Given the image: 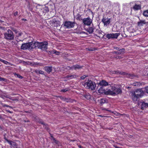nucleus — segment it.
<instances>
[{"label":"nucleus","mask_w":148,"mask_h":148,"mask_svg":"<svg viewBox=\"0 0 148 148\" xmlns=\"http://www.w3.org/2000/svg\"><path fill=\"white\" fill-rule=\"evenodd\" d=\"M6 107H9V108H12V107H11L9 105H7Z\"/></svg>","instance_id":"nucleus-56"},{"label":"nucleus","mask_w":148,"mask_h":148,"mask_svg":"<svg viewBox=\"0 0 148 148\" xmlns=\"http://www.w3.org/2000/svg\"><path fill=\"white\" fill-rule=\"evenodd\" d=\"M146 23L145 21L141 20L138 22V25L139 26H142Z\"/></svg>","instance_id":"nucleus-22"},{"label":"nucleus","mask_w":148,"mask_h":148,"mask_svg":"<svg viewBox=\"0 0 148 148\" xmlns=\"http://www.w3.org/2000/svg\"><path fill=\"white\" fill-rule=\"evenodd\" d=\"M34 43L32 42L27 43L23 44L21 46V48L23 50L27 49L31 50L34 48Z\"/></svg>","instance_id":"nucleus-4"},{"label":"nucleus","mask_w":148,"mask_h":148,"mask_svg":"<svg viewBox=\"0 0 148 148\" xmlns=\"http://www.w3.org/2000/svg\"><path fill=\"white\" fill-rule=\"evenodd\" d=\"M92 20L90 17L84 18L82 19V22L84 25L90 26L92 23Z\"/></svg>","instance_id":"nucleus-8"},{"label":"nucleus","mask_w":148,"mask_h":148,"mask_svg":"<svg viewBox=\"0 0 148 148\" xmlns=\"http://www.w3.org/2000/svg\"><path fill=\"white\" fill-rule=\"evenodd\" d=\"M82 66H81L78 64H76L74 65L71 67L68 66V67L70 69H74L75 70H76L77 69H81L82 68Z\"/></svg>","instance_id":"nucleus-13"},{"label":"nucleus","mask_w":148,"mask_h":148,"mask_svg":"<svg viewBox=\"0 0 148 148\" xmlns=\"http://www.w3.org/2000/svg\"><path fill=\"white\" fill-rule=\"evenodd\" d=\"M145 90L146 92L148 93V86L146 87Z\"/></svg>","instance_id":"nucleus-45"},{"label":"nucleus","mask_w":148,"mask_h":148,"mask_svg":"<svg viewBox=\"0 0 148 148\" xmlns=\"http://www.w3.org/2000/svg\"><path fill=\"white\" fill-rule=\"evenodd\" d=\"M12 101H18V99L16 97H12L11 100Z\"/></svg>","instance_id":"nucleus-34"},{"label":"nucleus","mask_w":148,"mask_h":148,"mask_svg":"<svg viewBox=\"0 0 148 148\" xmlns=\"http://www.w3.org/2000/svg\"><path fill=\"white\" fill-rule=\"evenodd\" d=\"M132 98L133 101H137L138 99L140 98L137 95L136 96V95H135L134 93L132 95Z\"/></svg>","instance_id":"nucleus-19"},{"label":"nucleus","mask_w":148,"mask_h":148,"mask_svg":"<svg viewBox=\"0 0 148 148\" xmlns=\"http://www.w3.org/2000/svg\"><path fill=\"white\" fill-rule=\"evenodd\" d=\"M86 77V76L85 75H83L81 77V79H84Z\"/></svg>","instance_id":"nucleus-44"},{"label":"nucleus","mask_w":148,"mask_h":148,"mask_svg":"<svg viewBox=\"0 0 148 148\" xmlns=\"http://www.w3.org/2000/svg\"><path fill=\"white\" fill-rule=\"evenodd\" d=\"M99 116H101V117H102V116L101 115H99Z\"/></svg>","instance_id":"nucleus-64"},{"label":"nucleus","mask_w":148,"mask_h":148,"mask_svg":"<svg viewBox=\"0 0 148 148\" xmlns=\"http://www.w3.org/2000/svg\"><path fill=\"white\" fill-rule=\"evenodd\" d=\"M113 113L115 115L117 116H121L123 115V114L118 112L116 111L113 112Z\"/></svg>","instance_id":"nucleus-29"},{"label":"nucleus","mask_w":148,"mask_h":148,"mask_svg":"<svg viewBox=\"0 0 148 148\" xmlns=\"http://www.w3.org/2000/svg\"><path fill=\"white\" fill-rule=\"evenodd\" d=\"M143 14L146 17H148V10L144 11L143 13Z\"/></svg>","instance_id":"nucleus-25"},{"label":"nucleus","mask_w":148,"mask_h":148,"mask_svg":"<svg viewBox=\"0 0 148 148\" xmlns=\"http://www.w3.org/2000/svg\"><path fill=\"white\" fill-rule=\"evenodd\" d=\"M134 93L136 95V96L137 95L139 97H140L143 95V92L142 90L137 89L136 90Z\"/></svg>","instance_id":"nucleus-10"},{"label":"nucleus","mask_w":148,"mask_h":148,"mask_svg":"<svg viewBox=\"0 0 148 148\" xmlns=\"http://www.w3.org/2000/svg\"><path fill=\"white\" fill-rule=\"evenodd\" d=\"M114 72H115V73H116V74H121V72H120L119 71H114Z\"/></svg>","instance_id":"nucleus-41"},{"label":"nucleus","mask_w":148,"mask_h":148,"mask_svg":"<svg viewBox=\"0 0 148 148\" xmlns=\"http://www.w3.org/2000/svg\"><path fill=\"white\" fill-rule=\"evenodd\" d=\"M4 139L6 140V141L8 143H9L10 142H11V140H9L8 139L5 137H4Z\"/></svg>","instance_id":"nucleus-35"},{"label":"nucleus","mask_w":148,"mask_h":148,"mask_svg":"<svg viewBox=\"0 0 148 148\" xmlns=\"http://www.w3.org/2000/svg\"><path fill=\"white\" fill-rule=\"evenodd\" d=\"M114 147H115V148H121L120 147H117V146H114Z\"/></svg>","instance_id":"nucleus-57"},{"label":"nucleus","mask_w":148,"mask_h":148,"mask_svg":"<svg viewBox=\"0 0 148 148\" xmlns=\"http://www.w3.org/2000/svg\"><path fill=\"white\" fill-rule=\"evenodd\" d=\"M7 79L1 77L0 76V81H5L6 82Z\"/></svg>","instance_id":"nucleus-33"},{"label":"nucleus","mask_w":148,"mask_h":148,"mask_svg":"<svg viewBox=\"0 0 148 148\" xmlns=\"http://www.w3.org/2000/svg\"><path fill=\"white\" fill-rule=\"evenodd\" d=\"M121 74L123 75H127L129 77H131L132 76V75L130 74H128L125 72H121Z\"/></svg>","instance_id":"nucleus-27"},{"label":"nucleus","mask_w":148,"mask_h":148,"mask_svg":"<svg viewBox=\"0 0 148 148\" xmlns=\"http://www.w3.org/2000/svg\"><path fill=\"white\" fill-rule=\"evenodd\" d=\"M4 38L7 40H12L14 38V35L13 32L9 29L4 34Z\"/></svg>","instance_id":"nucleus-6"},{"label":"nucleus","mask_w":148,"mask_h":148,"mask_svg":"<svg viewBox=\"0 0 148 148\" xmlns=\"http://www.w3.org/2000/svg\"><path fill=\"white\" fill-rule=\"evenodd\" d=\"M147 107H148V103H145L144 102L142 103L141 105V109L142 110H144Z\"/></svg>","instance_id":"nucleus-17"},{"label":"nucleus","mask_w":148,"mask_h":148,"mask_svg":"<svg viewBox=\"0 0 148 148\" xmlns=\"http://www.w3.org/2000/svg\"><path fill=\"white\" fill-rule=\"evenodd\" d=\"M88 50L90 51H93V50L92 48H88Z\"/></svg>","instance_id":"nucleus-50"},{"label":"nucleus","mask_w":148,"mask_h":148,"mask_svg":"<svg viewBox=\"0 0 148 148\" xmlns=\"http://www.w3.org/2000/svg\"><path fill=\"white\" fill-rule=\"evenodd\" d=\"M122 86L121 85H115L114 86H112L111 89L115 93V95L121 94L122 92Z\"/></svg>","instance_id":"nucleus-5"},{"label":"nucleus","mask_w":148,"mask_h":148,"mask_svg":"<svg viewBox=\"0 0 148 148\" xmlns=\"http://www.w3.org/2000/svg\"><path fill=\"white\" fill-rule=\"evenodd\" d=\"M49 11V10L48 7H45L43 8V12L44 13H46L48 12Z\"/></svg>","instance_id":"nucleus-23"},{"label":"nucleus","mask_w":148,"mask_h":148,"mask_svg":"<svg viewBox=\"0 0 148 148\" xmlns=\"http://www.w3.org/2000/svg\"><path fill=\"white\" fill-rule=\"evenodd\" d=\"M120 33L108 34L106 35V37L109 39L111 38H117L120 35Z\"/></svg>","instance_id":"nucleus-9"},{"label":"nucleus","mask_w":148,"mask_h":148,"mask_svg":"<svg viewBox=\"0 0 148 148\" xmlns=\"http://www.w3.org/2000/svg\"><path fill=\"white\" fill-rule=\"evenodd\" d=\"M114 49H116L117 50H118V51H119V48L117 47H114Z\"/></svg>","instance_id":"nucleus-51"},{"label":"nucleus","mask_w":148,"mask_h":148,"mask_svg":"<svg viewBox=\"0 0 148 148\" xmlns=\"http://www.w3.org/2000/svg\"><path fill=\"white\" fill-rule=\"evenodd\" d=\"M22 20H24V21H26V20L25 19V18H23L22 19Z\"/></svg>","instance_id":"nucleus-60"},{"label":"nucleus","mask_w":148,"mask_h":148,"mask_svg":"<svg viewBox=\"0 0 148 148\" xmlns=\"http://www.w3.org/2000/svg\"><path fill=\"white\" fill-rule=\"evenodd\" d=\"M106 101L105 99H101V100L100 103L101 104H102L104 103H106Z\"/></svg>","instance_id":"nucleus-30"},{"label":"nucleus","mask_w":148,"mask_h":148,"mask_svg":"<svg viewBox=\"0 0 148 148\" xmlns=\"http://www.w3.org/2000/svg\"><path fill=\"white\" fill-rule=\"evenodd\" d=\"M78 77V75L74 74L71 75H68L66 77L70 79H72L73 78H75Z\"/></svg>","instance_id":"nucleus-21"},{"label":"nucleus","mask_w":148,"mask_h":148,"mask_svg":"<svg viewBox=\"0 0 148 148\" xmlns=\"http://www.w3.org/2000/svg\"><path fill=\"white\" fill-rule=\"evenodd\" d=\"M102 22L103 23L104 25L107 26L110 23V19H108V18L106 19L105 17H103L102 20Z\"/></svg>","instance_id":"nucleus-11"},{"label":"nucleus","mask_w":148,"mask_h":148,"mask_svg":"<svg viewBox=\"0 0 148 148\" xmlns=\"http://www.w3.org/2000/svg\"><path fill=\"white\" fill-rule=\"evenodd\" d=\"M108 111L109 112H110L112 113H113V111H112L110 110H108Z\"/></svg>","instance_id":"nucleus-54"},{"label":"nucleus","mask_w":148,"mask_h":148,"mask_svg":"<svg viewBox=\"0 0 148 148\" xmlns=\"http://www.w3.org/2000/svg\"><path fill=\"white\" fill-rule=\"evenodd\" d=\"M53 142L55 143L56 144H58L59 143V141L56 140L55 138H53Z\"/></svg>","instance_id":"nucleus-32"},{"label":"nucleus","mask_w":148,"mask_h":148,"mask_svg":"<svg viewBox=\"0 0 148 148\" xmlns=\"http://www.w3.org/2000/svg\"><path fill=\"white\" fill-rule=\"evenodd\" d=\"M45 70L48 73H50L52 70V67L51 66H45Z\"/></svg>","instance_id":"nucleus-16"},{"label":"nucleus","mask_w":148,"mask_h":148,"mask_svg":"<svg viewBox=\"0 0 148 148\" xmlns=\"http://www.w3.org/2000/svg\"><path fill=\"white\" fill-rule=\"evenodd\" d=\"M69 88H66L65 89H62L61 90V91L63 92H65L69 91Z\"/></svg>","instance_id":"nucleus-31"},{"label":"nucleus","mask_w":148,"mask_h":148,"mask_svg":"<svg viewBox=\"0 0 148 148\" xmlns=\"http://www.w3.org/2000/svg\"><path fill=\"white\" fill-rule=\"evenodd\" d=\"M18 12L17 11H16L14 13V16H16L18 15Z\"/></svg>","instance_id":"nucleus-42"},{"label":"nucleus","mask_w":148,"mask_h":148,"mask_svg":"<svg viewBox=\"0 0 148 148\" xmlns=\"http://www.w3.org/2000/svg\"><path fill=\"white\" fill-rule=\"evenodd\" d=\"M14 75L15 76H16L17 77H18L21 79H22L23 78V77L21 75H19L18 74H17L16 73H15L14 74Z\"/></svg>","instance_id":"nucleus-28"},{"label":"nucleus","mask_w":148,"mask_h":148,"mask_svg":"<svg viewBox=\"0 0 148 148\" xmlns=\"http://www.w3.org/2000/svg\"><path fill=\"white\" fill-rule=\"evenodd\" d=\"M9 113H13V112H12V111H10L9 112Z\"/></svg>","instance_id":"nucleus-61"},{"label":"nucleus","mask_w":148,"mask_h":148,"mask_svg":"<svg viewBox=\"0 0 148 148\" xmlns=\"http://www.w3.org/2000/svg\"><path fill=\"white\" fill-rule=\"evenodd\" d=\"M12 97L10 96H9L8 97H7V98L10 99L11 100V99H12Z\"/></svg>","instance_id":"nucleus-53"},{"label":"nucleus","mask_w":148,"mask_h":148,"mask_svg":"<svg viewBox=\"0 0 148 148\" xmlns=\"http://www.w3.org/2000/svg\"><path fill=\"white\" fill-rule=\"evenodd\" d=\"M12 30L14 31V32L16 33H17L18 32V31H17V30L16 29H15L14 28H12Z\"/></svg>","instance_id":"nucleus-37"},{"label":"nucleus","mask_w":148,"mask_h":148,"mask_svg":"<svg viewBox=\"0 0 148 148\" xmlns=\"http://www.w3.org/2000/svg\"><path fill=\"white\" fill-rule=\"evenodd\" d=\"M24 122H30V121L29 120H28L27 121L25 120L24 121Z\"/></svg>","instance_id":"nucleus-55"},{"label":"nucleus","mask_w":148,"mask_h":148,"mask_svg":"<svg viewBox=\"0 0 148 148\" xmlns=\"http://www.w3.org/2000/svg\"><path fill=\"white\" fill-rule=\"evenodd\" d=\"M9 144L10 145L11 148H17V144L16 143L11 141Z\"/></svg>","instance_id":"nucleus-14"},{"label":"nucleus","mask_w":148,"mask_h":148,"mask_svg":"<svg viewBox=\"0 0 148 148\" xmlns=\"http://www.w3.org/2000/svg\"><path fill=\"white\" fill-rule=\"evenodd\" d=\"M34 48L37 47L38 49L42 51H45L47 49L48 43L47 41H44L40 42H34Z\"/></svg>","instance_id":"nucleus-2"},{"label":"nucleus","mask_w":148,"mask_h":148,"mask_svg":"<svg viewBox=\"0 0 148 148\" xmlns=\"http://www.w3.org/2000/svg\"><path fill=\"white\" fill-rule=\"evenodd\" d=\"M2 118H3L2 116L0 115V119H2Z\"/></svg>","instance_id":"nucleus-59"},{"label":"nucleus","mask_w":148,"mask_h":148,"mask_svg":"<svg viewBox=\"0 0 148 148\" xmlns=\"http://www.w3.org/2000/svg\"><path fill=\"white\" fill-rule=\"evenodd\" d=\"M81 16L80 14H78L77 17L76 19L77 20H80V18Z\"/></svg>","instance_id":"nucleus-39"},{"label":"nucleus","mask_w":148,"mask_h":148,"mask_svg":"<svg viewBox=\"0 0 148 148\" xmlns=\"http://www.w3.org/2000/svg\"><path fill=\"white\" fill-rule=\"evenodd\" d=\"M97 89H98V93L103 95L115 96V93L112 90H106L107 86L110 84L106 81L102 80L99 82L97 83Z\"/></svg>","instance_id":"nucleus-1"},{"label":"nucleus","mask_w":148,"mask_h":148,"mask_svg":"<svg viewBox=\"0 0 148 148\" xmlns=\"http://www.w3.org/2000/svg\"><path fill=\"white\" fill-rule=\"evenodd\" d=\"M49 134H50V136L53 139V138H54L53 137V135L52 134H51V133H49Z\"/></svg>","instance_id":"nucleus-47"},{"label":"nucleus","mask_w":148,"mask_h":148,"mask_svg":"<svg viewBox=\"0 0 148 148\" xmlns=\"http://www.w3.org/2000/svg\"><path fill=\"white\" fill-rule=\"evenodd\" d=\"M76 24L74 22H71L70 21H65L64 24V26L66 28L70 29L73 28Z\"/></svg>","instance_id":"nucleus-7"},{"label":"nucleus","mask_w":148,"mask_h":148,"mask_svg":"<svg viewBox=\"0 0 148 148\" xmlns=\"http://www.w3.org/2000/svg\"><path fill=\"white\" fill-rule=\"evenodd\" d=\"M116 58L117 59H120L122 58V57L121 56H116V57L115 58Z\"/></svg>","instance_id":"nucleus-40"},{"label":"nucleus","mask_w":148,"mask_h":148,"mask_svg":"<svg viewBox=\"0 0 148 148\" xmlns=\"http://www.w3.org/2000/svg\"><path fill=\"white\" fill-rule=\"evenodd\" d=\"M84 97L88 100H89L90 99V96L88 93H86L84 95Z\"/></svg>","instance_id":"nucleus-24"},{"label":"nucleus","mask_w":148,"mask_h":148,"mask_svg":"<svg viewBox=\"0 0 148 148\" xmlns=\"http://www.w3.org/2000/svg\"><path fill=\"white\" fill-rule=\"evenodd\" d=\"M6 106H7V105H6V104H2V106L3 107H6Z\"/></svg>","instance_id":"nucleus-52"},{"label":"nucleus","mask_w":148,"mask_h":148,"mask_svg":"<svg viewBox=\"0 0 148 148\" xmlns=\"http://www.w3.org/2000/svg\"><path fill=\"white\" fill-rule=\"evenodd\" d=\"M125 51V49L124 48H123L121 49H119V51H121V52H124Z\"/></svg>","instance_id":"nucleus-36"},{"label":"nucleus","mask_w":148,"mask_h":148,"mask_svg":"<svg viewBox=\"0 0 148 148\" xmlns=\"http://www.w3.org/2000/svg\"><path fill=\"white\" fill-rule=\"evenodd\" d=\"M77 145H78V147L79 148H84V147H82V146L80 145H78V144H77Z\"/></svg>","instance_id":"nucleus-48"},{"label":"nucleus","mask_w":148,"mask_h":148,"mask_svg":"<svg viewBox=\"0 0 148 148\" xmlns=\"http://www.w3.org/2000/svg\"><path fill=\"white\" fill-rule=\"evenodd\" d=\"M21 33H19V36H21Z\"/></svg>","instance_id":"nucleus-62"},{"label":"nucleus","mask_w":148,"mask_h":148,"mask_svg":"<svg viewBox=\"0 0 148 148\" xmlns=\"http://www.w3.org/2000/svg\"><path fill=\"white\" fill-rule=\"evenodd\" d=\"M102 110H106V111H108V110H108V109L106 108H103L102 109Z\"/></svg>","instance_id":"nucleus-46"},{"label":"nucleus","mask_w":148,"mask_h":148,"mask_svg":"<svg viewBox=\"0 0 148 148\" xmlns=\"http://www.w3.org/2000/svg\"><path fill=\"white\" fill-rule=\"evenodd\" d=\"M52 22L53 23H55L57 22V21L56 19H54L52 20Z\"/></svg>","instance_id":"nucleus-43"},{"label":"nucleus","mask_w":148,"mask_h":148,"mask_svg":"<svg viewBox=\"0 0 148 148\" xmlns=\"http://www.w3.org/2000/svg\"><path fill=\"white\" fill-rule=\"evenodd\" d=\"M6 111L7 112H8L9 113V112L10 111L9 110H7Z\"/></svg>","instance_id":"nucleus-58"},{"label":"nucleus","mask_w":148,"mask_h":148,"mask_svg":"<svg viewBox=\"0 0 148 148\" xmlns=\"http://www.w3.org/2000/svg\"><path fill=\"white\" fill-rule=\"evenodd\" d=\"M84 85L86 89L94 90L96 88V89H97L96 84L95 82L91 80L88 79L87 80H86Z\"/></svg>","instance_id":"nucleus-3"},{"label":"nucleus","mask_w":148,"mask_h":148,"mask_svg":"<svg viewBox=\"0 0 148 148\" xmlns=\"http://www.w3.org/2000/svg\"><path fill=\"white\" fill-rule=\"evenodd\" d=\"M2 129V127L0 125V129Z\"/></svg>","instance_id":"nucleus-63"},{"label":"nucleus","mask_w":148,"mask_h":148,"mask_svg":"<svg viewBox=\"0 0 148 148\" xmlns=\"http://www.w3.org/2000/svg\"><path fill=\"white\" fill-rule=\"evenodd\" d=\"M133 8L135 11L141 9V6L140 5L135 4L133 7Z\"/></svg>","instance_id":"nucleus-18"},{"label":"nucleus","mask_w":148,"mask_h":148,"mask_svg":"<svg viewBox=\"0 0 148 148\" xmlns=\"http://www.w3.org/2000/svg\"><path fill=\"white\" fill-rule=\"evenodd\" d=\"M34 71L37 74H41L42 75L44 74V72L43 71L41 70H36Z\"/></svg>","instance_id":"nucleus-20"},{"label":"nucleus","mask_w":148,"mask_h":148,"mask_svg":"<svg viewBox=\"0 0 148 148\" xmlns=\"http://www.w3.org/2000/svg\"><path fill=\"white\" fill-rule=\"evenodd\" d=\"M114 53L116 55H120L121 53V52H118L117 51H114Z\"/></svg>","instance_id":"nucleus-38"},{"label":"nucleus","mask_w":148,"mask_h":148,"mask_svg":"<svg viewBox=\"0 0 148 148\" xmlns=\"http://www.w3.org/2000/svg\"><path fill=\"white\" fill-rule=\"evenodd\" d=\"M0 61L6 65L9 64H10V63L8 62L7 61L3 60L0 58Z\"/></svg>","instance_id":"nucleus-26"},{"label":"nucleus","mask_w":148,"mask_h":148,"mask_svg":"<svg viewBox=\"0 0 148 148\" xmlns=\"http://www.w3.org/2000/svg\"><path fill=\"white\" fill-rule=\"evenodd\" d=\"M38 122H39L40 123L43 125V127H44L47 131H50V129L49 128L48 125L47 124H45L41 119H39Z\"/></svg>","instance_id":"nucleus-12"},{"label":"nucleus","mask_w":148,"mask_h":148,"mask_svg":"<svg viewBox=\"0 0 148 148\" xmlns=\"http://www.w3.org/2000/svg\"><path fill=\"white\" fill-rule=\"evenodd\" d=\"M95 28L93 26L92 27H89L86 29V31L90 34H92Z\"/></svg>","instance_id":"nucleus-15"},{"label":"nucleus","mask_w":148,"mask_h":148,"mask_svg":"<svg viewBox=\"0 0 148 148\" xmlns=\"http://www.w3.org/2000/svg\"><path fill=\"white\" fill-rule=\"evenodd\" d=\"M53 53H55L57 55H58V54L57 53H60V52H58V51H56V50H55V51H54V52Z\"/></svg>","instance_id":"nucleus-49"}]
</instances>
